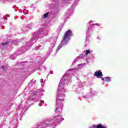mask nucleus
Wrapping results in <instances>:
<instances>
[{
    "instance_id": "5",
    "label": "nucleus",
    "mask_w": 128,
    "mask_h": 128,
    "mask_svg": "<svg viewBox=\"0 0 128 128\" xmlns=\"http://www.w3.org/2000/svg\"><path fill=\"white\" fill-rule=\"evenodd\" d=\"M92 128H106V127L104 126H102V124H98V126L96 125H93L92 126Z\"/></svg>"
},
{
    "instance_id": "2",
    "label": "nucleus",
    "mask_w": 128,
    "mask_h": 128,
    "mask_svg": "<svg viewBox=\"0 0 128 128\" xmlns=\"http://www.w3.org/2000/svg\"><path fill=\"white\" fill-rule=\"evenodd\" d=\"M71 36L72 31H70V30H68L65 32L63 40L62 41L61 44L58 46V48L57 49L58 50L62 48V44H66V42H68L70 40V38Z\"/></svg>"
},
{
    "instance_id": "4",
    "label": "nucleus",
    "mask_w": 128,
    "mask_h": 128,
    "mask_svg": "<svg viewBox=\"0 0 128 128\" xmlns=\"http://www.w3.org/2000/svg\"><path fill=\"white\" fill-rule=\"evenodd\" d=\"M94 76L98 78H100L102 76V73L100 70H98L95 72Z\"/></svg>"
},
{
    "instance_id": "10",
    "label": "nucleus",
    "mask_w": 128,
    "mask_h": 128,
    "mask_svg": "<svg viewBox=\"0 0 128 128\" xmlns=\"http://www.w3.org/2000/svg\"><path fill=\"white\" fill-rule=\"evenodd\" d=\"M56 110H58V112H60V110H58V107L56 108Z\"/></svg>"
},
{
    "instance_id": "12",
    "label": "nucleus",
    "mask_w": 128,
    "mask_h": 128,
    "mask_svg": "<svg viewBox=\"0 0 128 128\" xmlns=\"http://www.w3.org/2000/svg\"><path fill=\"white\" fill-rule=\"evenodd\" d=\"M2 44H3V46H4L6 44L2 43Z\"/></svg>"
},
{
    "instance_id": "7",
    "label": "nucleus",
    "mask_w": 128,
    "mask_h": 128,
    "mask_svg": "<svg viewBox=\"0 0 128 128\" xmlns=\"http://www.w3.org/2000/svg\"><path fill=\"white\" fill-rule=\"evenodd\" d=\"M48 16V12L46 13L44 15L42 16L43 18H46Z\"/></svg>"
},
{
    "instance_id": "3",
    "label": "nucleus",
    "mask_w": 128,
    "mask_h": 128,
    "mask_svg": "<svg viewBox=\"0 0 128 128\" xmlns=\"http://www.w3.org/2000/svg\"><path fill=\"white\" fill-rule=\"evenodd\" d=\"M64 120L62 118V116L58 115L55 116L53 118V120L55 122H60V120Z\"/></svg>"
},
{
    "instance_id": "15",
    "label": "nucleus",
    "mask_w": 128,
    "mask_h": 128,
    "mask_svg": "<svg viewBox=\"0 0 128 128\" xmlns=\"http://www.w3.org/2000/svg\"><path fill=\"white\" fill-rule=\"evenodd\" d=\"M80 66H82V64H80Z\"/></svg>"
},
{
    "instance_id": "1",
    "label": "nucleus",
    "mask_w": 128,
    "mask_h": 128,
    "mask_svg": "<svg viewBox=\"0 0 128 128\" xmlns=\"http://www.w3.org/2000/svg\"><path fill=\"white\" fill-rule=\"evenodd\" d=\"M64 84H68V80H64V78H62L59 84V86L58 88V90L57 92V98H56V102L59 104L60 100L61 102H64V97L66 95L64 94V92H66V90L62 88V86H64Z\"/></svg>"
},
{
    "instance_id": "14",
    "label": "nucleus",
    "mask_w": 128,
    "mask_h": 128,
    "mask_svg": "<svg viewBox=\"0 0 128 128\" xmlns=\"http://www.w3.org/2000/svg\"><path fill=\"white\" fill-rule=\"evenodd\" d=\"M6 44H8V42H6Z\"/></svg>"
},
{
    "instance_id": "8",
    "label": "nucleus",
    "mask_w": 128,
    "mask_h": 128,
    "mask_svg": "<svg viewBox=\"0 0 128 128\" xmlns=\"http://www.w3.org/2000/svg\"><path fill=\"white\" fill-rule=\"evenodd\" d=\"M90 50H86V56H87V54H90Z\"/></svg>"
},
{
    "instance_id": "9",
    "label": "nucleus",
    "mask_w": 128,
    "mask_h": 128,
    "mask_svg": "<svg viewBox=\"0 0 128 128\" xmlns=\"http://www.w3.org/2000/svg\"><path fill=\"white\" fill-rule=\"evenodd\" d=\"M63 106H64V105L62 104H60V108L62 109V108Z\"/></svg>"
},
{
    "instance_id": "6",
    "label": "nucleus",
    "mask_w": 128,
    "mask_h": 128,
    "mask_svg": "<svg viewBox=\"0 0 128 128\" xmlns=\"http://www.w3.org/2000/svg\"><path fill=\"white\" fill-rule=\"evenodd\" d=\"M104 80H105L106 82H110V80H111V78L110 77H106L104 78Z\"/></svg>"
},
{
    "instance_id": "13",
    "label": "nucleus",
    "mask_w": 128,
    "mask_h": 128,
    "mask_svg": "<svg viewBox=\"0 0 128 128\" xmlns=\"http://www.w3.org/2000/svg\"><path fill=\"white\" fill-rule=\"evenodd\" d=\"M102 80H104V78H102Z\"/></svg>"
},
{
    "instance_id": "11",
    "label": "nucleus",
    "mask_w": 128,
    "mask_h": 128,
    "mask_svg": "<svg viewBox=\"0 0 128 128\" xmlns=\"http://www.w3.org/2000/svg\"><path fill=\"white\" fill-rule=\"evenodd\" d=\"M96 26H100V24H96Z\"/></svg>"
}]
</instances>
